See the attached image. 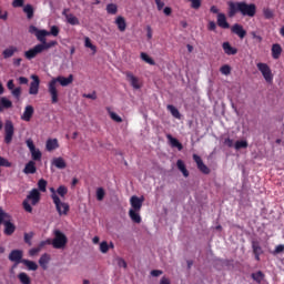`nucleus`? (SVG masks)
<instances>
[{"label": "nucleus", "mask_w": 284, "mask_h": 284, "mask_svg": "<svg viewBox=\"0 0 284 284\" xmlns=\"http://www.w3.org/2000/svg\"><path fill=\"white\" fill-rule=\"evenodd\" d=\"M60 203V210H57L59 216H68V212H70V204L61 202V200Z\"/></svg>", "instance_id": "nucleus-25"}, {"label": "nucleus", "mask_w": 284, "mask_h": 284, "mask_svg": "<svg viewBox=\"0 0 284 284\" xmlns=\"http://www.w3.org/2000/svg\"><path fill=\"white\" fill-rule=\"evenodd\" d=\"M84 45L92 50L93 54H97V45L92 44V40H90V38H84Z\"/></svg>", "instance_id": "nucleus-39"}, {"label": "nucleus", "mask_w": 284, "mask_h": 284, "mask_svg": "<svg viewBox=\"0 0 284 284\" xmlns=\"http://www.w3.org/2000/svg\"><path fill=\"white\" fill-rule=\"evenodd\" d=\"M27 201H31V205H37L41 201V193L37 189H32L27 195Z\"/></svg>", "instance_id": "nucleus-12"}, {"label": "nucleus", "mask_w": 284, "mask_h": 284, "mask_svg": "<svg viewBox=\"0 0 284 284\" xmlns=\"http://www.w3.org/2000/svg\"><path fill=\"white\" fill-rule=\"evenodd\" d=\"M31 152V159L32 161H40L41 156H43V154L41 153V151L39 149H33V151Z\"/></svg>", "instance_id": "nucleus-38"}, {"label": "nucleus", "mask_w": 284, "mask_h": 284, "mask_svg": "<svg viewBox=\"0 0 284 284\" xmlns=\"http://www.w3.org/2000/svg\"><path fill=\"white\" fill-rule=\"evenodd\" d=\"M41 52H43V47H41V44H37L32 49L26 51L24 57L28 59V61H32V59H36V57L41 54Z\"/></svg>", "instance_id": "nucleus-8"}, {"label": "nucleus", "mask_w": 284, "mask_h": 284, "mask_svg": "<svg viewBox=\"0 0 284 284\" xmlns=\"http://www.w3.org/2000/svg\"><path fill=\"white\" fill-rule=\"evenodd\" d=\"M23 174H37V163L29 161L23 169Z\"/></svg>", "instance_id": "nucleus-19"}, {"label": "nucleus", "mask_w": 284, "mask_h": 284, "mask_svg": "<svg viewBox=\"0 0 284 284\" xmlns=\"http://www.w3.org/2000/svg\"><path fill=\"white\" fill-rule=\"evenodd\" d=\"M23 265L28 267L31 272H37L39 270V265H37V262H32L30 260H22Z\"/></svg>", "instance_id": "nucleus-29"}, {"label": "nucleus", "mask_w": 284, "mask_h": 284, "mask_svg": "<svg viewBox=\"0 0 284 284\" xmlns=\"http://www.w3.org/2000/svg\"><path fill=\"white\" fill-rule=\"evenodd\" d=\"M115 24H116L118 30L120 32H125V30L128 28V23L125 22V18H123L122 16L118 17L115 19Z\"/></svg>", "instance_id": "nucleus-23"}, {"label": "nucleus", "mask_w": 284, "mask_h": 284, "mask_svg": "<svg viewBox=\"0 0 284 284\" xmlns=\"http://www.w3.org/2000/svg\"><path fill=\"white\" fill-rule=\"evenodd\" d=\"M60 29L57 26H52L50 31H48L49 37H59Z\"/></svg>", "instance_id": "nucleus-50"}, {"label": "nucleus", "mask_w": 284, "mask_h": 284, "mask_svg": "<svg viewBox=\"0 0 284 284\" xmlns=\"http://www.w3.org/2000/svg\"><path fill=\"white\" fill-rule=\"evenodd\" d=\"M26 0H13L11 6L12 8H23Z\"/></svg>", "instance_id": "nucleus-55"}, {"label": "nucleus", "mask_w": 284, "mask_h": 284, "mask_svg": "<svg viewBox=\"0 0 284 284\" xmlns=\"http://www.w3.org/2000/svg\"><path fill=\"white\" fill-rule=\"evenodd\" d=\"M231 32H233V34H236L241 39H245V36L247 34V31H245V29H243V27L239 23L232 26Z\"/></svg>", "instance_id": "nucleus-14"}, {"label": "nucleus", "mask_w": 284, "mask_h": 284, "mask_svg": "<svg viewBox=\"0 0 284 284\" xmlns=\"http://www.w3.org/2000/svg\"><path fill=\"white\" fill-rule=\"evenodd\" d=\"M22 205L26 212H29V214H32V206L30 205V202H28V200H24L22 202Z\"/></svg>", "instance_id": "nucleus-56"}, {"label": "nucleus", "mask_w": 284, "mask_h": 284, "mask_svg": "<svg viewBox=\"0 0 284 284\" xmlns=\"http://www.w3.org/2000/svg\"><path fill=\"white\" fill-rule=\"evenodd\" d=\"M252 250L253 254H263V247H261V243L256 240L252 241Z\"/></svg>", "instance_id": "nucleus-34"}, {"label": "nucleus", "mask_w": 284, "mask_h": 284, "mask_svg": "<svg viewBox=\"0 0 284 284\" xmlns=\"http://www.w3.org/2000/svg\"><path fill=\"white\" fill-rule=\"evenodd\" d=\"M251 277L253 281H256L258 284L263 283V278H265V274L263 271H257L256 273H252Z\"/></svg>", "instance_id": "nucleus-31"}, {"label": "nucleus", "mask_w": 284, "mask_h": 284, "mask_svg": "<svg viewBox=\"0 0 284 284\" xmlns=\"http://www.w3.org/2000/svg\"><path fill=\"white\" fill-rule=\"evenodd\" d=\"M83 99H91L92 101H97V91H93L92 93H84Z\"/></svg>", "instance_id": "nucleus-59"}, {"label": "nucleus", "mask_w": 284, "mask_h": 284, "mask_svg": "<svg viewBox=\"0 0 284 284\" xmlns=\"http://www.w3.org/2000/svg\"><path fill=\"white\" fill-rule=\"evenodd\" d=\"M31 79L33 81L30 83L29 94L37 95L39 94V85L41 84V80L38 75H32Z\"/></svg>", "instance_id": "nucleus-11"}, {"label": "nucleus", "mask_w": 284, "mask_h": 284, "mask_svg": "<svg viewBox=\"0 0 284 284\" xmlns=\"http://www.w3.org/2000/svg\"><path fill=\"white\" fill-rule=\"evenodd\" d=\"M263 16H264V19H274V11H272V9L270 8H264Z\"/></svg>", "instance_id": "nucleus-44"}, {"label": "nucleus", "mask_w": 284, "mask_h": 284, "mask_svg": "<svg viewBox=\"0 0 284 284\" xmlns=\"http://www.w3.org/2000/svg\"><path fill=\"white\" fill-rule=\"evenodd\" d=\"M109 114L112 121H115V123H123V119L115 112L110 111Z\"/></svg>", "instance_id": "nucleus-49"}, {"label": "nucleus", "mask_w": 284, "mask_h": 284, "mask_svg": "<svg viewBox=\"0 0 284 284\" xmlns=\"http://www.w3.org/2000/svg\"><path fill=\"white\" fill-rule=\"evenodd\" d=\"M67 23H69V26H80L81 22L79 21V18L70 13L67 16Z\"/></svg>", "instance_id": "nucleus-35"}, {"label": "nucleus", "mask_w": 284, "mask_h": 284, "mask_svg": "<svg viewBox=\"0 0 284 284\" xmlns=\"http://www.w3.org/2000/svg\"><path fill=\"white\" fill-rule=\"evenodd\" d=\"M57 41H50L48 42V40L43 43V44H40V47H42V50L44 52V50H50V48H54V45H57Z\"/></svg>", "instance_id": "nucleus-45"}, {"label": "nucleus", "mask_w": 284, "mask_h": 284, "mask_svg": "<svg viewBox=\"0 0 284 284\" xmlns=\"http://www.w3.org/2000/svg\"><path fill=\"white\" fill-rule=\"evenodd\" d=\"M143 201H145L143 196L133 195L130 199L131 209L129 210V216L133 223H141V214L139 212L143 207Z\"/></svg>", "instance_id": "nucleus-3"}, {"label": "nucleus", "mask_w": 284, "mask_h": 284, "mask_svg": "<svg viewBox=\"0 0 284 284\" xmlns=\"http://www.w3.org/2000/svg\"><path fill=\"white\" fill-rule=\"evenodd\" d=\"M9 261H11V263H16V265L23 263V251L12 250L9 254Z\"/></svg>", "instance_id": "nucleus-9"}, {"label": "nucleus", "mask_w": 284, "mask_h": 284, "mask_svg": "<svg viewBox=\"0 0 284 284\" xmlns=\"http://www.w3.org/2000/svg\"><path fill=\"white\" fill-rule=\"evenodd\" d=\"M193 161L196 163L197 170H200L202 174H210L211 172L210 168H207V165L203 163V159H201L200 155L193 154Z\"/></svg>", "instance_id": "nucleus-10"}, {"label": "nucleus", "mask_w": 284, "mask_h": 284, "mask_svg": "<svg viewBox=\"0 0 284 284\" xmlns=\"http://www.w3.org/2000/svg\"><path fill=\"white\" fill-rule=\"evenodd\" d=\"M126 80L131 83L134 90H141V83H139V78H136L132 72L128 71L125 73Z\"/></svg>", "instance_id": "nucleus-13"}, {"label": "nucleus", "mask_w": 284, "mask_h": 284, "mask_svg": "<svg viewBox=\"0 0 284 284\" xmlns=\"http://www.w3.org/2000/svg\"><path fill=\"white\" fill-rule=\"evenodd\" d=\"M229 17H236L237 12L242 14V17H255L256 16V4L247 3L245 1L234 2L229 1Z\"/></svg>", "instance_id": "nucleus-1"}, {"label": "nucleus", "mask_w": 284, "mask_h": 284, "mask_svg": "<svg viewBox=\"0 0 284 284\" xmlns=\"http://www.w3.org/2000/svg\"><path fill=\"white\" fill-rule=\"evenodd\" d=\"M224 145H226L227 148H234V140L226 138L224 140Z\"/></svg>", "instance_id": "nucleus-63"}, {"label": "nucleus", "mask_w": 284, "mask_h": 284, "mask_svg": "<svg viewBox=\"0 0 284 284\" xmlns=\"http://www.w3.org/2000/svg\"><path fill=\"white\" fill-rule=\"evenodd\" d=\"M247 145H248V144H247V141L241 140V141H236V142H235L234 148H235V150H243V149H246Z\"/></svg>", "instance_id": "nucleus-43"}, {"label": "nucleus", "mask_w": 284, "mask_h": 284, "mask_svg": "<svg viewBox=\"0 0 284 284\" xmlns=\"http://www.w3.org/2000/svg\"><path fill=\"white\" fill-rule=\"evenodd\" d=\"M32 236H34V233H24V243L28 245H32Z\"/></svg>", "instance_id": "nucleus-54"}, {"label": "nucleus", "mask_w": 284, "mask_h": 284, "mask_svg": "<svg viewBox=\"0 0 284 284\" xmlns=\"http://www.w3.org/2000/svg\"><path fill=\"white\" fill-rule=\"evenodd\" d=\"M11 94L12 97H14V99H21V88L18 87L16 89H12Z\"/></svg>", "instance_id": "nucleus-53"}, {"label": "nucleus", "mask_w": 284, "mask_h": 284, "mask_svg": "<svg viewBox=\"0 0 284 284\" xmlns=\"http://www.w3.org/2000/svg\"><path fill=\"white\" fill-rule=\"evenodd\" d=\"M18 278H19L20 283H22V284H30L31 283L30 276L27 273H20L18 275Z\"/></svg>", "instance_id": "nucleus-40"}, {"label": "nucleus", "mask_w": 284, "mask_h": 284, "mask_svg": "<svg viewBox=\"0 0 284 284\" xmlns=\"http://www.w3.org/2000/svg\"><path fill=\"white\" fill-rule=\"evenodd\" d=\"M10 108H12V101H10L6 97H2L0 99V112H3L4 110H10Z\"/></svg>", "instance_id": "nucleus-24"}, {"label": "nucleus", "mask_w": 284, "mask_h": 284, "mask_svg": "<svg viewBox=\"0 0 284 284\" xmlns=\"http://www.w3.org/2000/svg\"><path fill=\"white\" fill-rule=\"evenodd\" d=\"M12 139H14V124L12 121L7 120L4 123V143L10 145V143H12Z\"/></svg>", "instance_id": "nucleus-7"}, {"label": "nucleus", "mask_w": 284, "mask_h": 284, "mask_svg": "<svg viewBox=\"0 0 284 284\" xmlns=\"http://www.w3.org/2000/svg\"><path fill=\"white\" fill-rule=\"evenodd\" d=\"M50 263V255L48 253H44L41 255L39 260V265L42 267V270H48V264Z\"/></svg>", "instance_id": "nucleus-26"}, {"label": "nucleus", "mask_w": 284, "mask_h": 284, "mask_svg": "<svg viewBox=\"0 0 284 284\" xmlns=\"http://www.w3.org/2000/svg\"><path fill=\"white\" fill-rule=\"evenodd\" d=\"M106 12L108 14H116V12H119V7L114 3H109L106 6Z\"/></svg>", "instance_id": "nucleus-41"}, {"label": "nucleus", "mask_w": 284, "mask_h": 284, "mask_svg": "<svg viewBox=\"0 0 284 284\" xmlns=\"http://www.w3.org/2000/svg\"><path fill=\"white\" fill-rule=\"evenodd\" d=\"M57 194L59 196H61V199H64V196L68 194V186L65 185H60L58 189H57Z\"/></svg>", "instance_id": "nucleus-42"}, {"label": "nucleus", "mask_w": 284, "mask_h": 284, "mask_svg": "<svg viewBox=\"0 0 284 284\" xmlns=\"http://www.w3.org/2000/svg\"><path fill=\"white\" fill-rule=\"evenodd\" d=\"M97 199L98 201H103V199H105V190L103 187L97 189Z\"/></svg>", "instance_id": "nucleus-48"}, {"label": "nucleus", "mask_w": 284, "mask_h": 284, "mask_svg": "<svg viewBox=\"0 0 284 284\" xmlns=\"http://www.w3.org/2000/svg\"><path fill=\"white\" fill-rule=\"evenodd\" d=\"M166 139L170 142L171 148H176L180 152L183 150V144H181L176 138L172 136V134H166Z\"/></svg>", "instance_id": "nucleus-21"}, {"label": "nucleus", "mask_w": 284, "mask_h": 284, "mask_svg": "<svg viewBox=\"0 0 284 284\" xmlns=\"http://www.w3.org/2000/svg\"><path fill=\"white\" fill-rule=\"evenodd\" d=\"M220 72H221L222 74L227 75V74H230V72H232V68H231L230 65H227V64H224V65H222V67L220 68Z\"/></svg>", "instance_id": "nucleus-52"}, {"label": "nucleus", "mask_w": 284, "mask_h": 284, "mask_svg": "<svg viewBox=\"0 0 284 284\" xmlns=\"http://www.w3.org/2000/svg\"><path fill=\"white\" fill-rule=\"evenodd\" d=\"M207 30H210L211 32H216V22L210 21L207 24Z\"/></svg>", "instance_id": "nucleus-62"}, {"label": "nucleus", "mask_w": 284, "mask_h": 284, "mask_svg": "<svg viewBox=\"0 0 284 284\" xmlns=\"http://www.w3.org/2000/svg\"><path fill=\"white\" fill-rule=\"evenodd\" d=\"M23 12L27 14V19H33V17H34V7H32V4H27L23 8Z\"/></svg>", "instance_id": "nucleus-32"}, {"label": "nucleus", "mask_w": 284, "mask_h": 284, "mask_svg": "<svg viewBox=\"0 0 284 284\" xmlns=\"http://www.w3.org/2000/svg\"><path fill=\"white\" fill-rule=\"evenodd\" d=\"M38 187H39L40 192H45V190L48 187V181H45L44 179L39 180Z\"/></svg>", "instance_id": "nucleus-46"}, {"label": "nucleus", "mask_w": 284, "mask_h": 284, "mask_svg": "<svg viewBox=\"0 0 284 284\" xmlns=\"http://www.w3.org/2000/svg\"><path fill=\"white\" fill-rule=\"evenodd\" d=\"M0 168H12V163H10L6 158L0 156Z\"/></svg>", "instance_id": "nucleus-51"}, {"label": "nucleus", "mask_w": 284, "mask_h": 284, "mask_svg": "<svg viewBox=\"0 0 284 284\" xmlns=\"http://www.w3.org/2000/svg\"><path fill=\"white\" fill-rule=\"evenodd\" d=\"M53 239H52V247L54 250H64L65 245H68V236L64 235L63 232L60 230L53 231Z\"/></svg>", "instance_id": "nucleus-5"}, {"label": "nucleus", "mask_w": 284, "mask_h": 284, "mask_svg": "<svg viewBox=\"0 0 284 284\" xmlns=\"http://www.w3.org/2000/svg\"><path fill=\"white\" fill-rule=\"evenodd\" d=\"M116 263L120 267H123L124 270L128 268V262H125V260H123L122 257H118Z\"/></svg>", "instance_id": "nucleus-60"}, {"label": "nucleus", "mask_w": 284, "mask_h": 284, "mask_svg": "<svg viewBox=\"0 0 284 284\" xmlns=\"http://www.w3.org/2000/svg\"><path fill=\"white\" fill-rule=\"evenodd\" d=\"M176 165L180 172H182L183 176L187 179V176H190V172L185 168V163L183 162V160H178Z\"/></svg>", "instance_id": "nucleus-30"}, {"label": "nucleus", "mask_w": 284, "mask_h": 284, "mask_svg": "<svg viewBox=\"0 0 284 284\" xmlns=\"http://www.w3.org/2000/svg\"><path fill=\"white\" fill-rule=\"evenodd\" d=\"M251 37H252V39H255V41H256L257 43H262V42H263V37L256 34L255 31H252V32H251Z\"/></svg>", "instance_id": "nucleus-61"}, {"label": "nucleus", "mask_w": 284, "mask_h": 284, "mask_svg": "<svg viewBox=\"0 0 284 284\" xmlns=\"http://www.w3.org/2000/svg\"><path fill=\"white\" fill-rule=\"evenodd\" d=\"M271 54L275 60L281 59V54H283V47H281L278 43H274L271 48Z\"/></svg>", "instance_id": "nucleus-16"}, {"label": "nucleus", "mask_w": 284, "mask_h": 284, "mask_svg": "<svg viewBox=\"0 0 284 284\" xmlns=\"http://www.w3.org/2000/svg\"><path fill=\"white\" fill-rule=\"evenodd\" d=\"M166 110H169V112H171L172 116H174V119H181V112H179V109H176V106L169 104L166 106Z\"/></svg>", "instance_id": "nucleus-36"}, {"label": "nucleus", "mask_w": 284, "mask_h": 284, "mask_svg": "<svg viewBox=\"0 0 284 284\" xmlns=\"http://www.w3.org/2000/svg\"><path fill=\"white\" fill-rule=\"evenodd\" d=\"M284 251V245L280 244L275 247L273 254H281Z\"/></svg>", "instance_id": "nucleus-64"}, {"label": "nucleus", "mask_w": 284, "mask_h": 284, "mask_svg": "<svg viewBox=\"0 0 284 284\" xmlns=\"http://www.w3.org/2000/svg\"><path fill=\"white\" fill-rule=\"evenodd\" d=\"M256 67L266 83H272L274 81V74H272V69L267 63L258 62Z\"/></svg>", "instance_id": "nucleus-6"}, {"label": "nucleus", "mask_w": 284, "mask_h": 284, "mask_svg": "<svg viewBox=\"0 0 284 284\" xmlns=\"http://www.w3.org/2000/svg\"><path fill=\"white\" fill-rule=\"evenodd\" d=\"M49 190L51 192V199L53 201V204L55 205V210H59L61 212L60 205L62 204H61V199L57 194V190H54V187H50Z\"/></svg>", "instance_id": "nucleus-20"}, {"label": "nucleus", "mask_w": 284, "mask_h": 284, "mask_svg": "<svg viewBox=\"0 0 284 284\" xmlns=\"http://www.w3.org/2000/svg\"><path fill=\"white\" fill-rule=\"evenodd\" d=\"M36 37H37L38 41H40V44H43L47 41L45 37H50V33L48 32V30L42 29V30L38 31Z\"/></svg>", "instance_id": "nucleus-28"}, {"label": "nucleus", "mask_w": 284, "mask_h": 284, "mask_svg": "<svg viewBox=\"0 0 284 284\" xmlns=\"http://www.w3.org/2000/svg\"><path fill=\"white\" fill-rule=\"evenodd\" d=\"M0 225H4L3 234L6 236H12L17 232V226L10 222V214L6 213L3 209H0Z\"/></svg>", "instance_id": "nucleus-4"}, {"label": "nucleus", "mask_w": 284, "mask_h": 284, "mask_svg": "<svg viewBox=\"0 0 284 284\" xmlns=\"http://www.w3.org/2000/svg\"><path fill=\"white\" fill-rule=\"evenodd\" d=\"M45 148H47L48 152H52V150H57V148H59V140L49 139L47 141Z\"/></svg>", "instance_id": "nucleus-27"}, {"label": "nucleus", "mask_w": 284, "mask_h": 284, "mask_svg": "<svg viewBox=\"0 0 284 284\" xmlns=\"http://www.w3.org/2000/svg\"><path fill=\"white\" fill-rule=\"evenodd\" d=\"M222 48L225 52V54L230 55H234L239 52V50L236 48H233L232 44H230V42H223Z\"/></svg>", "instance_id": "nucleus-22"}, {"label": "nucleus", "mask_w": 284, "mask_h": 284, "mask_svg": "<svg viewBox=\"0 0 284 284\" xmlns=\"http://www.w3.org/2000/svg\"><path fill=\"white\" fill-rule=\"evenodd\" d=\"M140 59H142V61H144L145 63H149V65H156L154 59L150 58V55L145 52L140 53Z\"/></svg>", "instance_id": "nucleus-33"}, {"label": "nucleus", "mask_w": 284, "mask_h": 284, "mask_svg": "<svg viewBox=\"0 0 284 284\" xmlns=\"http://www.w3.org/2000/svg\"><path fill=\"white\" fill-rule=\"evenodd\" d=\"M27 146L29 148V151L32 152L34 150H37V146L34 145V141H32V139H28L26 141Z\"/></svg>", "instance_id": "nucleus-57"}, {"label": "nucleus", "mask_w": 284, "mask_h": 284, "mask_svg": "<svg viewBox=\"0 0 284 284\" xmlns=\"http://www.w3.org/2000/svg\"><path fill=\"white\" fill-rule=\"evenodd\" d=\"M217 26L219 28H223V30H227L230 28L225 13H217Z\"/></svg>", "instance_id": "nucleus-18"}, {"label": "nucleus", "mask_w": 284, "mask_h": 284, "mask_svg": "<svg viewBox=\"0 0 284 284\" xmlns=\"http://www.w3.org/2000/svg\"><path fill=\"white\" fill-rule=\"evenodd\" d=\"M74 81V75L69 74L68 78L63 75H59L57 78L51 79L48 83V92L51 97V103L57 104L59 103V90L57 89V83H59L62 88H68Z\"/></svg>", "instance_id": "nucleus-2"}, {"label": "nucleus", "mask_w": 284, "mask_h": 284, "mask_svg": "<svg viewBox=\"0 0 284 284\" xmlns=\"http://www.w3.org/2000/svg\"><path fill=\"white\" fill-rule=\"evenodd\" d=\"M110 251V244H108L105 241L100 243V252L102 254H108V252Z\"/></svg>", "instance_id": "nucleus-47"}, {"label": "nucleus", "mask_w": 284, "mask_h": 284, "mask_svg": "<svg viewBox=\"0 0 284 284\" xmlns=\"http://www.w3.org/2000/svg\"><path fill=\"white\" fill-rule=\"evenodd\" d=\"M41 250H43V248L41 247V244H39L38 247L31 248V250L29 251V254H30L31 256H37V254L40 253Z\"/></svg>", "instance_id": "nucleus-58"}, {"label": "nucleus", "mask_w": 284, "mask_h": 284, "mask_svg": "<svg viewBox=\"0 0 284 284\" xmlns=\"http://www.w3.org/2000/svg\"><path fill=\"white\" fill-rule=\"evenodd\" d=\"M51 165H53L58 170H65V168H68V163H65V160L61 156L53 158L51 161Z\"/></svg>", "instance_id": "nucleus-15"}, {"label": "nucleus", "mask_w": 284, "mask_h": 284, "mask_svg": "<svg viewBox=\"0 0 284 284\" xmlns=\"http://www.w3.org/2000/svg\"><path fill=\"white\" fill-rule=\"evenodd\" d=\"M33 114H34V106L27 105L21 119H22V121L29 122V121H31Z\"/></svg>", "instance_id": "nucleus-17"}, {"label": "nucleus", "mask_w": 284, "mask_h": 284, "mask_svg": "<svg viewBox=\"0 0 284 284\" xmlns=\"http://www.w3.org/2000/svg\"><path fill=\"white\" fill-rule=\"evenodd\" d=\"M14 52H17L16 47H10V48L6 49L2 52L3 59H10V57H14Z\"/></svg>", "instance_id": "nucleus-37"}]
</instances>
